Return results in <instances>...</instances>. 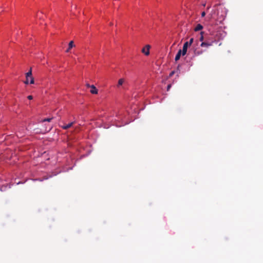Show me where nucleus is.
Returning a JSON list of instances; mask_svg holds the SVG:
<instances>
[{"instance_id":"6e6552de","label":"nucleus","mask_w":263,"mask_h":263,"mask_svg":"<svg viewBox=\"0 0 263 263\" xmlns=\"http://www.w3.org/2000/svg\"><path fill=\"white\" fill-rule=\"evenodd\" d=\"M194 50V53L195 56L196 55H199L203 53V51L201 50H197V48H193Z\"/></svg>"},{"instance_id":"ddd939ff","label":"nucleus","mask_w":263,"mask_h":263,"mask_svg":"<svg viewBox=\"0 0 263 263\" xmlns=\"http://www.w3.org/2000/svg\"><path fill=\"white\" fill-rule=\"evenodd\" d=\"M53 118H45L44 119H43L42 122H46V121H47V122H50L52 120Z\"/></svg>"},{"instance_id":"6ab92c4d","label":"nucleus","mask_w":263,"mask_h":263,"mask_svg":"<svg viewBox=\"0 0 263 263\" xmlns=\"http://www.w3.org/2000/svg\"><path fill=\"white\" fill-rule=\"evenodd\" d=\"M175 72L174 71H172L170 74V77H172L174 74Z\"/></svg>"},{"instance_id":"f8f14e48","label":"nucleus","mask_w":263,"mask_h":263,"mask_svg":"<svg viewBox=\"0 0 263 263\" xmlns=\"http://www.w3.org/2000/svg\"><path fill=\"white\" fill-rule=\"evenodd\" d=\"M124 81H125L124 79L122 78L119 79L118 82L117 87L119 88L120 86L123 85V84L124 83Z\"/></svg>"},{"instance_id":"412c9836","label":"nucleus","mask_w":263,"mask_h":263,"mask_svg":"<svg viewBox=\"0 0 263 263\" xmlns=\"http://www.w3.org/2000/svg\"><path fill=\"white\" fill-rule=\"evenodd\" d=\"M211 7V6H209L208 8H207V9H209Z\"/></svg>"},{"instance_id":"f257e3e1","label":"nucleus","mask_w":263,"mask_h":263,"mask_svg":"<svg viewBox=\"0 0 263 263\" xmlns=\"http://www.w3.org/2000/svg\"><path fill=\"white\" fill-rule=\"evenodd\" d=\"M227 13V10L223 7L218 9H213L208 15L209 19H217L220 22L224 20Z\"/></svg>"},{"instance_id":"dca6fc26","label":"nucleus","mask_w":263,"mask_h":263,"mask_svg":"<svg viewBox=\"0 0 263 263\" xmlns=\"http://www.w3.org/2000/svg\"><path fill=\"white\" fill-rule=\"evenodd\" d=\"M205 15V12L204 11H203L202 13H201V16L202 17H204Z\"/></svg>"},{"instance_id":"7ed1b4c3","label":"nucleus","mask_w":263,"mask_h":263,"mask_svg":"<svg viewBox=\"0 0 263 263\" xmlns=\"http://www.w3.org/2000/svg\"><path fill=\"white\" fill-rule=\"evenodd\" d=\"M150 48L151 46L149 45H146L145 47H144L142 48V52L146 55H148L149 54Z\"/></svg>"},{"instance_id":"4468645a","label":"nucleus","mask_w":263,"mask_h":263,"mask_svg":"<svg viewBox=\"0 0 263 263\" xmlns=\"http://www.w3.org/2000/svg\"><path fill=\"white\" fill-rule=\"evenodd\" d=\"M193 41H194V39L193 38L190 39V41L189 42H187V43H188V45L189 46H191L192 45V44L193 43Z\"/></svg>"},{"instance_id":"393cba45","label":"nucleus","mask_w":263,"mask_h":263,"mask_svg":"<svg viewBox=\"0 0 263 263\" xmlns=\"http://www.w3.org/2000/svg\"><path fill=\"white\" fill-rule=\"evenodd\" d=\"M203 6H205V4H203Z\"/></svg>"},{"instance_id":"9b49d317","label":"nucleus","mask_w":263,"mask_h":263,"mask_svg":"<svg viewBox=\"0 0 263 263\" xmlns=\"http://www.w3.org/2000/svg\"><path fill=\"white\" fill-rule=\"evenodd\" d=\"M202 28H203V26L201 24H198L195 28L194 30L195 31H198L201 30Z\"/></svg>"},{"instance_id":"1a4fd4ad","label":"nucleus","mask_w":263,"mask_h":263,"mask_svg":"<svg viewBox=\"0 0 263 263\" xmlns=\"http://www.w3.org/2000/svg\"><path fill=\"white\" fill-rule=\"evenodd\" d=\"M181 54L182 55V51H181V50H179L175 57V60L176 61H177L178 60H179Z\"/></svg>"},{"instance_id":"0eeeda50","label":"nucleus","mask_w":263,"mask_h":263,"mask_svg":"<svg viewBox=\"0 0 263 263\" xmlns=\"http://www.w3.org/2000/svg\"><path fill=\"white\" fill-rule=\"evenodd\" d=\"M90 88H91V90L90 91L92 94H97L98 93V89L96 88V87L93 85H91L90 86Z\"/></svg>"},{"instance_id":"a211bd4d","label":"nucleus","mask_w":263,"mask_h":263,"mask_svg":"<svg viewBox=\"0 0 263 263\" xmlns=\"http://www.w3.org/2000/svg\"><path fill=\"white\" fill-rule=\"evenodd\" d=\"M171 87V84H169L168 85L167 87V90H169V89H170V88Z\"/></svg>"},{"instance_id":"39448f33","label":"nucleus","mask_w":263,"mask_h":263,"mask_svg":"<svg viewBox=\"0 0 263 263\" xmlns=\"http://www.w3.org/2000/svg\"><path fill=\"white\" fill-rule=\"evenodd\" d=\"M212 45H213V42H209L205 41V42H202L201 43V44H200V46L202 47H209L212 46Z\"/></svg>"},{"instance_id":"423d86ee","label":"nucleus","mask_w":263,"mask_h":263,"mask_svg":"<svg viewBox=\"0 0 263 263\" xmlns=\"http://www.w3.org/2000/svg\"><path fill=\"white\" fill-rule=\"evenodd\" d=\"M74 123H75V122H72L68 124L62 125V126H61V127L63 129H67L68 128L71 127L74 124Z\"/></svg>"},{"instance_id":"4be33fe9","label":"nucleus","mask_w":263,"mask_h":263,"mask_svg":"<svg viewBox=\"0 0 263 263\" xmlns=\"http://www.w3.org/2000/svg\"><path fill=\"white\" fill-rule=\"evenodd\" d=\"M51 127H49V129L47 130L48 132L50 131V129H51Z\"/></svg>"},{"instance_id":"b1692460","label":"nucleus","mask_w":263,"mask_h":263,"mask_svg":"<svg viewBox=\"0 0 263 263\" xmlns=\"http://www.w3.org/2000/svg\"><path fill=\"white\" fill-rule=\"evenodd\" d=\"M30 79H29V83H30Z\"/></svg>"},{"instance_id":"f03ea898","label":"nucleus","mask_w":263,"mask_h":263,"mask_svg":"<svg viewBox=\"0 0 263 263\" xmlns=\"http://www.w3.org/2000/svg\"><path fill=\"white\" fill-rule=\"evenodd\" d=\"M26 81L24 82V83L26 84H29V79H30V84H33L34 83V79L32 77V71L31 68L30 69V70L26 73Z\"/></svg>"},{"instance_id":"9d476101","label":"nucleus","mask_w":263,"mask_h":263,"mask_svg":"<svg viewBox=\"0 0 263 263\" xmlns=\"http://www.w3.org/2000/svg\"><path fill=\"white\" fill-rule=\"evenodd\" d=\"M74 46L73 42L72 41H70L68 45V48L66 50V52H68L71 48H72Z\"/></svg>"},{"instance_id":"aec40b11","label":"nucleus","mask_w":263,"mask_h":263,"mask_svg":"<svg viewBox=\"0 0 263 263\" xmlns=\"http://www.w3.org/2000/svg\"><path fill=\"white\" fill-rule=\"evenodd\" d=\"M86 86H87V87H90V88L91 85H90V84H86Z\"/></svg>"},{"instance_id":"2eb2a0df","label":"nucleus","mask_w":263,"mask_h":263,"mask_svg":"<svg viewBox=\"0 0 263 263\" xmlns=\"http://www.w3.org/2000/svg\"><path fill=\"white\" fill-rule=\"evenodd\" d=\"M203 32H202V31H201V32H200L201 36H200V38H199V40H200V41H202L203 40V39H204V37H203Z\"/></svg>"},{"instance_id":"f3484780","label":"nucleus","mask_w":263,"mask_h":263,"mask_svg":"<svg viewBox=\"0 0 263 263\" xmlns=\"http://www.w3.org/2000/svg\"><path fill=\"white\" fill-rule=\"evenodd\" d=\"M27 98L29 99V100H32L33 99V97L31 95L30 96H28Z\"/></svg>"},{"instance_id":"5701e85b","label":"nucleus","mask_w":263,"mask_h":263,"mask_svg":"<svg viewBox=\"0 0 263 263\" xmlns=\"http://www.w3.org/2000/svg\"><path fill=\"white\" fill-rule=\"evenodd\" d=\"M112 25H113V23L111 22V23H110V26H112Z\"/></svg>"},{"instance_id":"20e7f679","label":"nucleus","mask_w":263,"mask_h":263,"mask_svg":"<svg viewBox=\"0 0 263 263\" xmlns=\"http://www.w3.org/2000/svg\"><path fill=\"white\" fill-rule=\"evenodd\" d=\"M189 46L188 45L187 42H185L183 46L182 50H181L182 51V55H184L186 54L187 50V48Z\"/></svg>"}]
</instances>
